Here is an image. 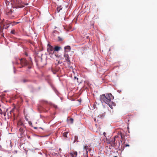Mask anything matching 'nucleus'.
<instances>
[{"label":"nucleus","mask_w":157,"mask_h":157,"mask_svg":"<svg viewBox=\"0 0 157 157\" xmlns=\"http://www.w3.org/2000/svg\"><path fill=\"white\" fill-rule=\"evenodd\" d=\"M113 99V97L111 94H103L100 96V101L102 103H105L109 105V106L111 108V105L110 103L111 102V100Z\"/></svg>","instance_id":"obj_1"},{"label":"nucleus","mask_w":157,"mask_h":157,"mask_svg":"<svg viewBox=\"0 0 157 157\" xmlns=\"http://www.w3.org/2000/svg\"><path fill=\"white\" fill-rule=\"evenodd\" d=\"M19 62H18V61H17L15 63L16 64H18L20 63L21 66V67H19L20 68L27 66L28 64L27 61L25 59H19Z\"/></svg>","instance_id":"obj_2"},{"label":"nucleus","mask_w":157,"mask_h":157,"mask_svg":"<svg viewBox=\"0 0 157 157\" xmlns=\"http://www.w3.org/2000/svg\"><path fill=\"white\" fill-rule=\"evenodd\" d=\"M47 50L49 54L52 55L54 52V50L53 47L50 44H48L47 47Z\"/></svg>","instance_id":"obj_3"},{"label":"nucleus","mask_w":157,"mask_h":157,"mask_svg":"<svg viewBox=\"0 0 157 157\" xmlns=\"http://www.w3.org/2000/svg\"><path fill=\"white\" fill-rule=\"evenodd\" d=\"M111 142L110 144L111 146H109V148L110 149H112V147H116L115 140L114 139H111Z\"/></svg>","instance_id":"obj_4"},{"label":"nucleus","mask_w":157,"mask_h":157,"mask_svg":"<svg viewBox=\"0 0 157 157\" xmlns=\"http://www.w3.org/2000/svg\"><path fill=\"white\" fill-rule=\"evenodd\" d=\"M83 151L85 153H84L85 154V156L86 157H88L87 153L88 152V150H90L88 146H84L83 148Z\"/></svg>","instance_id":"obj_5"},{"label":"nucleus","mask_w":157,"mask_h":157,"mask_svg":"<svg viewBox=\"0 0 157 157\" xmlns=\"http://www.w3.org/2000/svg\"><path fill=\"white\" fill-rule=\"evenodd\" d=\"M64 56L65 58V60L68 63L70 62V58L68 54L64 53Z\"/></svg>","instance_id":"obj_6"},{"label":"nucleus","mask_w":157,"mask_h":157,"mask_svg":"<svg viewBox=\"0 0 157 157\" xmlns=\"http://www.w3.org/2000/svg\"><path fill=\"white\" fill-rule=\"evenodd\" d=\"M65 51L66 52H68L71 50V47L69 46H67L65 47L64 48Z\"/></svg>","instance_id":"obj_7"},{"label":"nucleus","mask_w":157,"mask_h":157,"mask_svg":"<svg viewBox=\"0 0 157 157\" xmlns=\"http://www.w3.org/2000/svg\"><path fill=\"white\" fill-rule=\"evenodd\" d=\"M61 48V47L56 46L54 48V51H58Z\"/></svg>","instance_id":"obj_8"},{"label":"nucleus","mask_w":157,"mask_h":157,"mask_svg":"<svg viewBox=\"0 0 157 157\" xmlns=\"http://www.w3.org/2000/svg\"><path fill=\"white\" fill-rule=\"evenodd\" d=\"M71 154L74 155L75 157H76L77 155V152L76 151L70 153Z\"/></svg>","instance_id":"obj_9"},{"label":"nucleus","mask_w":157,"mask_h":157,"mask_svg":"<svg viewBox=\"0 0 157 157\" xmlns=\"http://www.w3.org/2000/svg\"><path fill=\"white\" fill-rule=\"evenodd\" d=\"M77 141H78V137L77 136H74V143Z\"/></svg>","instance_id":"obj_10"},{"label":"nucleus","mask_w":157,"mask_h":157,"mask_svg":"<svg viewBox=\"0 0 157 157\" xmlns=\"http://www.w3.org/2000/svg\"><path fill=\"white\" fill-rule=\"evenodd\" d=\"M68 132H65L63 133V136L65 137H67V135Z\"/></svg>","instance_id":"obj_11"},{"label":"nucleus","mask_w":157,"mask_h":157,"mask_svg":"<svg viewBox=\"0 0 157 157\" xmlns=\"http://www.w3.org/2000/svg\"><path fill=\"white\" fill-rule=\"evenodd\" d=\"M62 10V8L60 7H58L57 8V11L58 13L60 11Z\"/></svg>","instance_id":"obj_12"},{"label":"nucleus","mask_w":157,"mask_h":157,"mask_svg":"<svg viewBox=\"0 0 157 157\" xmlns=\"http://www.w3.org/2000/svg\"><path fill=\"white\" fill-rule=\"evenodd\" d=\"M106 143L108 144H111V139H110L109 140H107V141H106Z\"/></svg>","instance_id":"obj_13"},{"label":"nucleus","mask_w":157,"mask_h":157,"mask_svg":"<svg viewBox=\"0 0 157 157\" xmlns=\"http://www.w3.org/2000/svg\"><path fill=\"white\" fill-rule=\"evenodd\" d=\"M58 40L59 41H61L63 40L62 38L60 37V36H58Z\"/></svg>","instance_id":"obj_14"},{"label":"nucleus","mask_w":157,"mask_h":157,"mask_svg":"<svg viewBox=\"0 0 157 157\" xmlns=\"http://www.w3.org/2000/svg\"><path fill=\"white\" fill-rule=\"evenodd\" d=\"M15 32V31L14 30H13L11 31L10 33H11L12 34H14Z\"/></svg>","instance_id":"obj_15"},{"label":"nucleus","mask_w":157,"mask_h":157,"mask_svg":"<svg viewBox=\"0 0 157 157\" xmlns=\"http://www.w3.org/2000/svg\"><path fill=\"white\" fill-rule=\"evenodd\" d=\"M28 122L29 125H31L32 124V123L31 121H29Z\"/></svg>","instance_id":"obj_16"},{"label":"nucleus","mask_w":157,"mask_h":157,"mask_svg":"<svg viewBox=\"0 0 157 157\" xmlns=\"http://www.w3.org/2000/svg\"><path fill=\"white\" fill-rule=\"evenodd\" d=\"M70 120L71 121V123H73V119L72 118H70Z\"/></svg>","instance_id":"obj_17"},{"label":"nucleus","mask_w":157,"mask_h":157,"mask_svg":"<svg viewBox=\"0 0 157 157\" xmlns=\"http://www.w3.org/2000/svg\"><path fill=\"white\" fill-rule=\"evenodd\" d=\"M23 82L25 83L27 81V80H26V79H24L23 80Z\"/></svg>","instance_id":"obj_18"},{"label":"nucleus","mask_w":157,"mask_h":157,"mask_svg":"<svg viewBox=\"0 0 157 157\" xmlns=\"http://www.w3.org/2000/svg\"><path fill=\"white\" fill-rule=\"evenodd\" d=\"M118 137V136H114V137H113V139H114L115 140V139L117 138Z\"/></svg>","instance_id":"obj_19"},{"label":"nucleus","mask_w":157,"mask_h":157,"mask_svg":"<svg viewBox=\"0 0 157 157\" xmlns=\"http://www.w3.org/2000/svg\"><path fill=\"white\" fill-rule=\"evenodd\" d=\"M20 124L21 125H23V124L22 122L20 123Z\"/></svg>","instance_id":"obj_20"},{"label":"nucleus","mask_w":157,"mask_h":157,"mask_svg":"<svg viewBox=\"0 0 157 157\" xmlns=\"http://www.w3.org/2000/svg\"><path fill=\"white\" fill-rule=\"evenodd\" d=\"M70 156H71V157H75L74 155H71V153L70 154Z\"/></svg>","instance_id":"obj_21"},{"label":"nucleus","mask_w":157,"mask_h":157,"mask_svg":"<svg viewBox=\"0 0 157 157\" xmlns=\"http://www.w3.org/2000/svg\"><path fill=\"white\" fill-rule=\"evenodd\" d=\"M103 135L104 136H105V135H106V133L105 132H103Z\"/></svg>","instance_id":"obj_22"},{"label":"nucleus","mask_w":157,"mask_h":157,"mask_svg":"<svg viewBox=\"0 0 157 157\" xmlns=\"http://www.w3.org/2000/svg\"><path fill=\"white\" fill-rule=\"evenodd\" d=\"M54 106L56 108H57V105H54Z\"/></svg>","instance_id":"obj_23"},{"label":"nucleus","mask_w":157,"mask_h":157,"mask_svg":"<svg viewBox=\"0 0 157 157\" xmlns=\"http://www.w3.org/2000/svg\"><path fill=\"white\" fill-rule=\"evenodd\" d=\"M74 78H75V79H77V80H78V78H77L76 77H75H75H74Z\"/></svg>","instance_id":"obj_24"},{"label":"nucleus","mask_w":157,"mask_h":157,"mask_svg":"<svg viewBox=\"0 0 157 157\" xmlns=\"http://www.w3.org/2000/svg\"><path fill=\"white\" fill-rule=\"evenodd\" d=\"M129 144H126V147H129Z\"/></svg>","instance_id":"obj_25"},{"label":"nucleus","mask_w":157,"mask_h":157,"mask_svg":"<svg viewBox=\"0 0 157 157\" xmlns=\"http://www.w3.org/2000/svg\"><path fill=\"white\" fill-rule=\"evenodd\" d=\"M25 120L27 121H28V119L27 118H25Z\"/></svg>","instance_id":"obj_26"},{"label":"nucleus","mask_w":157,"mask_h":157,"mask_svg":"<svg viewBox=\"0 0 157 157\" xmlns=\"http://www.w3.org/2000/svg\"><path fill=\"white\" fill-rule=\"evenodd\" d=\"M19 130H21V131L22 130V129H21V128H20Z\"/></svg>","instance_id":"obj_27"},{"label":"nucleus","mask_w":157,"mask_h":157,"mask_svg":"<svg viewBox=\"0 0 157 157\" xmlns=\"http://www.w3.org/2000/svg\"><path fill=\"white\" fill-rule=\"evenodd\" d=\"M8 3V4L9 3V2H7L6 3V4H7V3Z\"/></svg>","instance_id":"obj_28"},{"label":"nucleus","mask_w":157,"mask_h":157,"mask_svg":"<svg viewBox=\"0 0 157 157\" xmlns=\"http://www.w3.org/2000/svg\"><path fill=\"white\" fill-rule=\"evenodd\" d=\"M117 91L120 93L121 92V91H119V90H117Z\"/></svg>","instance_id":"obj_29"},{"label":"nucleus","mask_w":157,"mask_h":157,"mask_svg":"<svg viewBox=\"0 0 157 157\" xmlns=\"http://www.w3.org/2000/svg\"><path fill=\"white\" fill-rule=\"evenodd\" d=\"M102 116H103V115H101V117Z\"/></svg>","instance_id":"obj_30"},{"label":"nucleus","mask_w":157,"mask_h":157,"mask_svg":"<svg viewBox=\"0 0 157 157\" xmlns=\"http://www.w3.org/2000/svg\"><path fill=\"white\" fill-rule=\"evenodd\" d=\"M121 137L122 138V136L121 135Z\"/></svg>","instance_id":"obj_31"},{"label":"nucleus","mask_w":157,"mask_h":157,"mask_svg":"<svg viewBox=\"0 0 157 157\" xmlns=\"http://www.w3.org/2000/svg\"><path fill=\"white\" fill-rule=\"evenodd\" d=\"M9 27V26H7V28H8V27Z\"/></svg>","instance_id":"obj_32"},{"label":"nucleus","mask_w":157,"mask_h":157,"mask_svg":"<svg viewBox=\"0 0 157 157\" xmlns=\"http://www.w3.org/2000/svg\"><path fill=\"white\" fill-rule=\"evenodd\" d=\"M29 68H31V67H29Z\"/></svg>","instance_id":"obj_33"},{"label":"nucleus","mask_w":157,"mask_h":157,"mask_svg":"<svg viewBox=\"0 0 157 157\" xmlns=\"http://www.w3.org/2000/svg\"><path fill=\"white\" fill-rule=\"evenodd\" d=\"M36 128H36V127H35V128H36Z\"/></svg>","instance_id":"obj_34"},{"label":"nucleus","mask_w":157,"mask_h":157,"mask_svg":"<svg viewBox=\"0 0 157 157\" xmlns=\"http://www.w3.org/2000/svg\"><path fill=\"white\" fill-rule=\"evenodd\" d=\"M114 157H117V156H114Z\"/></svg>","instance_id":"obj_35"}]
</instances>
